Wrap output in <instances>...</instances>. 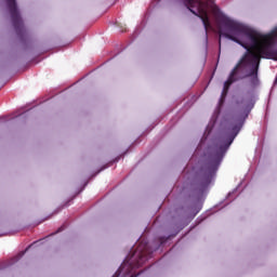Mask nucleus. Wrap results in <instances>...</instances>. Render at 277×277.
<instances>
[{
    "mask_svg": "<svg viewBox=\"0 0 277 277\" xmlns=\"http://www.w3.org/2000/svg\"><path fill=\"white\" fill-rule=\"evenodd\" d=\"M212 12L219 25L220 36L233 40V42L240 44V47L247 51L232 70L228 79L224 82L222 96H226L230 85L237 81L235 75H237V71L243 65L251 66V71L247 77H253L255 81H258L261 58L272 60V48L276 44L277 40V26L271 32L263 35L220 13V8H217V5L212 6Z\"/></svg>",
    "mask_w": 277,
    "mask_h": 277,
    "instance_id": "nucleus-1",
    "label": "nucleus"
},
{
    "mask_svg": "<svg viewBox=\"0 0 277 277\" xmlns=\"http://www.w3.org/2000/svg\"><path fill=\"white\" fill-rule=\"evenodd\" d=\"M241 127L243 123L230 121L224 129L223 133L216 138V141L208 146L206 151L207 162L203 164V176H201L195 183V189L202 194L209 185H211V179H213V174L217 172V168H220V163H222L226 153H228V148L233 142H235V137L239 135V131H241Z\"/></svg>",
    "mask_w": 277,
    "mask_h": 277,
    "instance_id": "nucleus-2",
    "label": "nucleus"
},
{
    "mask_svg": "<svg viewBox=\"0 0 277 277\" xmlns=\"http://www.w3.org/2000/svg\"><path fill=\"white\" fill-rule=\"evenodd\" d=\"M4 3L11 14L13 27L17 36H25V25L23 24V18H21V13H18V5L16 4V0H4Z\"/></svg>",
    "mask_w": 277,
    "mask_h": 277,
    "instance_id": "nucleus-3",
    "label": "nucleus"
},
{
    "mask_svg": "<svg viewBox=\"0 0 277 277\" xmlns=\"http://www.w3.org/2000/svg\"><path fill=\"white\" fill-rule=\"evenodd\" d=\"M185 5H209L208 2L202 0H184Z\"/></svg>",
    "mask_w": 277,
    "mask_h": 277,
    "instance_id": "nucleus-4",
    "label": "nucleus"
},
{
    "mask_svg": "<svg viewBox=\"0 0 277 277\" xmlns=\"http://www.w3.org/2000/svg\"><path fill=\"white\" fill-rule=\"evenodd\" d=\"M272 60H277V50L272 51Z\"/></svg>",
    "mask_w": 277,
    "mask_h": 277,
    "instance_id": "nucleus-5",
    "label": "nucleus"
},
{
    "mask_svg": "<svg viewBox=\"0 0 277 277\" xmlns=\"http://www.w3.org/2000/svg\"><path fill=\"white\" fill-rule=\"evenodd\" d=\"M25 256V251H22L15 259L18 261V259H23Z\"/></svg>",
    "mask_w": 277,
    "mask_h": 277,
    "instance_id": "nucleus-6",
    "label": "nucleus"
},
{
    "mask_svg": "<svg viewBox=\"0 0 277 277\" xmlns=\"http://www.w3.org/2000/svg\"><path fill=\"white\" fill-rule=\"evenodd\" d=\"M62 230H64V226L60 227V228L56 230V233H55V234H57V233H62Z\"/></svg>",
    "mask_w": 277,
    "mask_h": 277,
    "instance_id": "nucleus-7",
    "label": "nucleus"
},
{
    "mask_svg": "<svg viewBox=\"0 0 277 277\" xmlns=\"http://www.w3.org/2000/svg\"><path fill=\"white\" fill-rule=\"evenodd\" d=\"M166 240L167 238H160V243H164Z\"/></svg>",
    "mask_w": 277,
    "mask_h": 277,
    "instance_id": "nucleus-8",
    "label": "nucleus"
},
{
    "mask_svg": "<svg viewBox=\"0 0 277 277\" xmlns=\"http://www.w3.org/2000/svg\"><path fill=\"white\" fill-rule=\"evenodd\" d=\"M219 43L222 44V39H220Z\"/></svg>",
    "mask_w": 277,
    "mask_h": 277,
    "instance_id": "nucleus-9",
    "label": "nucleus"
},
{
    "mask_svg": "<svg viewBox=\"0 0 277 277\" xmlns=\"http://www.w3.org/2000/svg\"><path fill=\"white\" fill-rule=\"evenodd\" d=\"M24 252H27V249H26V250H24Z\"/></svg>",
    "mask_w": 277,
    "mask_h": 277,
    "instance_id": "nucleus-10",
    "label": "nucleus"
},
{
    "mask_svg": "<svg viewBox=\"0 0 277 277\" xmlns=\"http://www.w3.org/2000/svg\"><path fill=\"white\" fill-rule=\"evenodd\" d=\"M24 252H27V249H26V250H24Z\"/></svg>",
    "mask_w": 277,
    "mask_h": 277,
    "instance_id": "nucleus-11",
    "label": "nucleus"
}]
</instances>
